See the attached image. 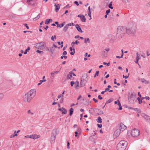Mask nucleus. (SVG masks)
Listing matches in <instances>:
<instances>
[{
	"mask_svg": "<svg viewBox=\"0 0 150 150\" xmlns=\"http://www.w3.org/2000/svg\"><path fill=\"white\" fill-rule=\"evenodd\" d=\"M136 94L134 92L132 93L128 97L129 102L131 104H133L137 101Z\"/></svg>",
	"mask_w": 150,
	"mask_h": 150,
	"instance_id": "5",
	"label": "nucleus"
},
{
	"mask_svg": "<svg viewBox=\"0 0 150 150\" xmlns=\"http://www.w3.org/2000/svg\"><path fill=\"white\" fill-rule=\"evenodd\" d=\"M37 48L40 50H43V47H44V45L43 43L42 42L38 43L36 47Z\"/></svg>",
	"mask_w": 150,
	"mask_h": 150,
	"instance_id": "10",
	"label": "nucleus"
},
{
	"mask_svg": "<svg viewBox=\"0 0 150 150\" xmlns=\"http://www.w3.org/2000/svg\"><path fill=\"white\" fill-rule=\"evenodd\" d=\"M88 80V76L87 74H84L82 76L80 84L82 86H85Z\"/></svg>",
	"mask_w": 150,
	"mask_h": 150,
	"instance_id": "7",
	"label": "nucleus"
},
{
	"mask_svg": "<svg viewBox=\"0 0 150 150\" xmlns=\"http://www.w3.org/2000/svg\"><path fill=\"white\" fill-rule=\"evenodd\" d=\"M30 49V48L29 47H28L27 49H26L24 52V53L25 54H26L27 53V52H28L29 50Z\"/></svg>",
	"mask_w": 150,
	"mask_h": 150,
	"instance_id": "37",
	"label": "nucleus"
},
{
	"mask_svg": "<svg viewBox=\"0 0 150 150\" xmlns=\"http://www.w3.org/2000/svg\"><path fill=\"white\" fill-rule=\"evenodd\" d=\"M67 24L69 26H74L75 25V24L73 23H71L68 24Z\"/></svg>",
	"mask_w": 150,
	"mask_h": 150,
	"instance_id": "43",
	"label": "nucleus"
},
{
	"mask_svg": "<svg viewBox=\"0 0 150 150\" xmlns=\"http://www.w3.org/2000/svg\"><path fill=\"white\" fill-rule=\"evenodd\" d=\"M67 148L68 149L70 148L69 145H70V143L69 142H67Z\"/></svg>",
	"mask_w": 150,
	"mask_h": 150,
	"instance_id": "50",
	"label": "nucleus"
},
{
	"mask_svg": "<svg viewBox=\"0 0 150 150\" xmlns=\"http://www.w3.org/2000/svg\"><path fill=\"white\" fill-rule=\"evenodd\" d=\"M73 111H74V110H73V108H71L70 109V110L69 115H70L71 116L72 115L73 112Z\"/></svg>",
	"mask_w": 150,
	"mask_h": 150,
	"instance_id": "33",
	"label": "nucleus"
},
{
	"mask_svg": "<svg viewBox=\"0 0 150 150\" xmlns=\"http://www.w3.org/2000/svg\"><path fill=\"white\" fill-rule=\"evenodd\" d=\"M36 91L35 89H32L24 96V100L25 102H29L35 95Z\"/></svg>",
	"mask_w": 150,
	"mask_h": 150,
	"instance_id": "1",
	"label": "nucleus"
},
{
	"mask_svg": "<svg viewBox=\"0 0 150 150\" xmlns=\"http://www.w3.org/2000/svg\"><path fill=\"white\" fill-rule=\"evenodd\" d=\"M121 130L119 129H117L114 132V136L115 137H117L120 135L121 133Z\"/></svg>",
	"mask_w": 150,
	"mask_h": 150,
	"instance_id": "12",
	"label": "nucleus"
},
{
	"mask_svg": "<svg viewBox=\"0 0 150 150\" xmlns=\"http://www.w3.org/2000/svg\"><path fill=\"white\" fill-rule=\"evenodd\" d=\"M110 50L109 48H107L101 51V55L102 56H106L107 55L108 52Z\"/></svg>",
	"mask_w": 150,
	"mask_h": 150,
	"instance_id": "9",
	"label": "nucleus"
},
{
	"mask_svg": "<svg viewBox=\"0 0 150 150\" xmlns=\"http://www.w3.org/2000/svg\"><path fill=\"white\" fill-rule=\"evenodd\" d=\"M98 98L100 100H102L103 99L102 97H101L100 95H98Z\"/></svg>",
	"mask_w": 150,
	"mask_h": 150,
	"instance_id": "56",
	"label": "nucleus"
},
{
	"mask_svg": "<svg viewBox=\"0 0 150 150\" xmlns=\"http://www.w3.org/2000/svg\"><path fill=\"white\" fill-rule=\"evenodd\" d=\"M36 52L37 53H39L41 54H43V52L42 51L39 50H37L36 51Z\"/></svg>",
	"mask_w": 150,
	"mask_h": 150,
	"instance_id": "35",
	"label": "nucleus"
},
{
	"mask_svg": "<svg viewBox=\"0 0 150 150\" xmlns=\"http://www.w3.org/2000/svg\"><path fill=\"white\" fill-rule=\"evenodd\" d=\"M78 17L80 18H81V21L82 22H86V18L85 16L83 15H79L78 16Z\"/></svg>",
	"mask_w": 150,
	"mask_h": 150,
	"instance_id": "14",
	"label": "nucleus"
},
{
	"mask_svg": "<svg viewBox=\"0 0 150 150\" xmlns=\"http://www.w3.org/2000/svg\"><path fill=\"white\" fill-rule=\"evenodd\" d=\"M128 108L129 109H133V110H137V109H138L137 108H132V107H129Z\"/></svg>",
	"mask_w": 150,
	"mask_h": 150,
	"instance_id": "58",
	"label": "nucleus"
},
{
	"mask_svg": "<svg viewBox=\"0 0 150 150\" xmlns=\"http://www.w3.org/2000/svg\"><path fill=\"white\" fill-rule=\"evenodd\" d=\"M28 114H30L31 115H33V113L30 110H29L28 111Z\"/></svg>",
	"mask_w": 150,
	"mask_h": 150,
	"instance_id": "46",
	"label": "nucleus"
},
{
	"mask_svg": "<svg viewBox=\"0 0 150 150\" xmlns=\"http://www.w3.org/2000/svg\"><path fill=\"white\" fill-rule=\"evenodd\" d=\"M50 20H51V21H52V20L51 19H47L45 22V24H49V22L50 21Z\"/></svg>",
	"mask_w": 150,
	"mask_h": 150,
	"instance_id": "24",
	"label": "nucleus"
},
{
	"mask_svg": "<svg viewBox=\"0 0 150 150\" xmlns=\"http://www.w3.org/2000/svg\"><path fill=\"white\" fill-rule=\"evenodd\" d=\"M50 74H51V75L52 76V79H53L54 77V74H55L54 72H52Z\"/></svg>",
	"mask_w": 150,
	"mask_h": 150,
	"instance_id": "52",
	"label": "nucleus"
},
{
	"mask_svg": "<svg viewBox=\"0 0 150 150\" xmlns=\"http://www.w3.org/2000/svg\"><path fill=\"white\" fill-rule=\"evenodd\" d=\"M96 120L98 123H101L102 122V119L100 117H98Z\"/></svg>",
	"mask_w": 150,
	"mask_h": 150,
	"instance_id": "22",
	"label": "nucleus"
},
{
	"mask_svg": "<svg viewBox=\"0 0 150 150\" xmlns=\"http://www.w3.org/2000/svg\"><path fill=\"white\" fill-rule=\"evenodd\" d=\"M126 33L128 35H134L136 33L137 27L135 24L130 25L126 28Z\"/></svg>",
	"mask_w": 150,
	"mask_h": 150,
	"instance_id": "3",
	"label": "nucleus"
},
{
	"mask_svg": "<svg viewBox=\"0 0 150 150\" xmlns=\"http://www.w3.org/2000/svg\"><path fill=\"white\" fill-rule=\"evenodd\" d=\"M141 81L143 83H144L145 84H148L149 83V82L144 78L141 79Z\"/></svg>",
	"mask_w": 150,
	"mask_h": 150,
	"instance_id": "20",
	"label": "nucleus"
},
{
	"mask_svg": "<svg viewBox=\"0 0 150 150\" xmlns=\"http://www.w3.org/2000/svg\"><path fill=\"white\" fill-rule=\"evenodd\" d=\"M75 27L79 32L81 33L83 32L82 30L81 29L80 27L78 24H77L75 25Z\"/></svg>",
	"mask_w": 150,
	"mask_h": 150,
	"instance_id": "16",
	"label": "nucleus"
},
{
	"mask_svg": "<svg viewBox=\"0 0 150 150\" xmlns=\"http://www.w3.org/2000/svg\"><path fill=\"white\" fill-rule=\"evenodd\" d=\"M113 101V100L112 99H110L108 100H107L106 103H105V105H106V104L109 103Z\"/></svg>",
	"mask_w": 150,
	"mask_h": 150,
	"instance_id": "27",
	"label": "nucleus"
},
{
	"mask_svg": "<svg viewBox=\"0 0 150 150\" xmlns=\"http://www.w3.org/2000/svg\"><path fill=\"white\" fill-rule=\"evenodd\" d=\"M75 53V50L73 51V52H70V54L71 55H73Z\"/></svg>",
	"mask_w": 150,
	"mask_h": 150,
	"instance_id": "62",
	"label": "nucleus"
},
{
	"mask_svg": "<svg viewBox=\"0 0 150 150\" xmlns=\"http://www.w3.org/2000/svg\"><path fill=\"white\" fill-rule=\"evenodd\" d=\"M88 15L90 17V20L91 19V10L88 11Z\"/></svg>",
	"mask_w": 150,
	"mask_h": 150,
	"instance_id": "32",
	"label": "nucleus"
},
{
	"mask_svg": "<svg viewBox=\"0 0 150 150\" xmlns=\"http://www.w3.org/2000/svg\"><path fill=\"white\" fill-rule=\"evenodd\" d=\"M57 134L58 133L56 129H54L52 130L50 140V142L51 144H54V143L56 136Z\"/></svg>",
	"mask_w": 150,
	"mask_h": 150,
	"instance_id": "6",
	"label": "nucleus"
},
{
	"mask_svg": "<svg viewBox=\"0 0 150 150\" xmlns=\"http://www.w3.org/2000/svg\"><path fill=\"white\" fill-rule=\"evenodd\" d=\"M127 145V142L124 140H122L117 145V150H125Z\"/></svg>",
	"mask_w": 150,
	"mask_h": 150,
	"instance_id": "4",
	"label": "nucleus"
},
{
	"mask_svg": "<svg viewBox=\"0 0 150 150\" xmlns=\"http://www.w3.org/2000/svg\"><path fill=\"white\" fill-rule=\"evenodd\" d=\"M25 26V27H26V28H27V29H29V27L27 25V24H23Z\"/></svg>",
	"mask_w": 150,
	"mask_h": 150,
	"instance_id": "63",
	"label": "nucleus"
},
{
	"mask_svg": "<svg viewBox=\"0 0 150 150\" xmlns=\"http://www.w3.org/2000/svg\"><path fill=\"white\" fill-rule=\"evenodd\" d=\"M140 56L139 54L138 53H136V59H140Z\"/></svg>",
	"mask_w": 150,
	"mask_h": 150,
	"instance_id": "34",
	"label": "nucleus"
},
{
	"mask_svg": "<svg viewBox=\"0 0 150 150\" xmlns=\"http://www.w3.org/2000/svg\"><path fill=\"white\" fill-rule=\"evenodd\" d=\"M74 3L76 4L77 6H78L79 5V4L77 1H75L74 2Z\"/></svg>",
	"mask_w": 150,
	"mask_h": 150,
	"instance_id": "57",
	"label": "nucleus"
},
{
	"mask_svg": "<svg viewBox=\"0 0 150 150\" xmlns=\"http://www.w3.org/2000/svg\"><path fill=\"white\" fill-rule=\"evenodd\" d=\"M40 14H38L36 17L34 18L33 19V20L34 21H35L39 19L40 18Z\"/></svg>",
	"mask_w": 150,
	"mask_h": 150,
	"instance_id": "30",
	"label": "nucleus"
},
{
	"mask_svg": "<svg viewBox=\"0 0 150 150\" xmlns=\"http://www.w3.org/2000/svg\"><path fill=\"white\" fill-rule=\"evenodd\" d=\"M79 82L78 81H77L75 83V87H77L79 86Z\"/></svg>",
	"mask_w": 150,
	"mask_h": 150,
	"instance_id": "41",
	"label": "nucleus"
},
{
	"mask_svg": "<svg viewBox=\"0 0 150 150\" xmlns=\"http://www.w3.org/2000/svg\"><path fill=\"white\" fill-rule=\"evenodd\" d=\"M110 9H108V10H107L106 11V13L107 14V15H108L109 13H110Z\"/></svg>",
	"mask_w": 150,
	"mask_h": 150,
	"instance_id": "49",
	"label": "nucleus"
},
{
	"mask_svg": "<svg viewBox=\"0 0 150 150\" xmlns=\"http://www.w3.org/2000/svg\"><path fill=\"white\" fill-rule=\"evenodd\" d=\"M27 3L28 5H33L34 3L33 0H26Z\"/></svg>",
	"mask_w": 150,
	"mask_h": 150,
	"instance_id": "17",
	"label": "nucleus"
},
{
	"mask_svg": "<svg viewBox=\"0 0 150 150\" xmlns=\"http://www.w3.org/2000/svg\"><path fill=\"white\" fill-rule=\"evenodd\" d=\"M46 81V79H42V80H40V83L38 84V86L40 85L43 82H45Z\"/></svg>",
	"mask_w": 150,
	"mask_h": 150,
	"instance_id": "23",
	"label": "nucleus"
},
{
	"mask_svg": "<svg viewBox=\"0 0 150 150\" xmlns=\"http://www.w3.org/2000/svg\"><path fill=\"white\" fill-rule=\"evenodd\" d=\"M40 14H38L36 17L34 18L33 19V20L34 21H35L39 19L40 18Z\"/></svg>",
	"mask_w": 150,
	"mask_h": 150,
	"instance_id": "28",
	"label": "nucleus"
},
{
	"mask_svg": "<svg viewBox=\"0 0 150 150\" xmlns=\"http://www.w3.org/2000/svg\"><path fill=\"white\" fill-rule=\"evenodd\" d=\"M68 27L69 26L67 24L64 26L63 29V30L64 32H66L67 30Z\"/></svg>",
	"mask_w": 150,
	"mask_h": 150,
	"instance_id": "21",
	"label": "nucleus"
},
{
	"mask_svg": "<svg viewBox=\"0 0 150 150\" xmlns=\"http://www.w3.org/2000/svg\"><path fill=\"white\" fill-rule=\"evenodd\" d=\"M64 100V98L63 97L60 100L59 102L60 103H63Z\"/></svg>",
	"mask_w": 150,
	"mask_h": 150,
	"instance_id": "48",
	"label": "nucleus"
},
{
	"mask_svg": "<svg viewBox=\"0 0 150 150\" xmlns=\"http://www.w3.org/2000/svg\"><path fill=\"white\" fill-rule=\"evenodd\" d=\"M97 125L98 127L100 128H101L102 127V125L101 124H97Z\"/></svg>",
	"mask_w": 150,
	"mask_h": 150,
	"instance_id": "53",
	"label": "nucleus"
},
{
	"mask_svg": "<svg viewBox=\"0 0 150 150\" xmlns=\"http://www.w3.org/2000/svg\"><path fill=\"white\" fill-rule=\"evenodd\" d=\"M65 24V22H64L62 23L61 24H59V27L61 28L62 27H63L64 24Z\"/></svg>",
	"mask_w": 150,
	"mask_h": 150,
	"instance_id": "40",
	"label": "nucleus"
},
{
	"mask_svg": "<svg viewBox=\"0 0 150 150\" xmlns=\"http://www.w3.org/2000/svg\"><path fill=\"white\" fill-rule=\"evenodd\" d=\"M4 97V95L3 93H0V100H2Z\"/></svg>",
	"mask_w": 150,
	"mask_h": 150,
	"instance_id": "31",
	"label": "nucleus"
},
{
	"mask_svg": "<svg viewBox=\"0 0 150 150\" xmlns=\"http://www.w3.org/2000/svg\"><path fill=\"white\" fill-rule=\"evenodd\" d=\"M126 32V28L122 26H119L117 29L116 37L117 39H121L124 36Z\"/></svg>",
	"mask_w": 150,
	"mask_h": 150,
	"instance_id": "2",
	"label": "nucleus"
},
{
	"mask_svg": "<svg viewBox=\"0 0 150 150\" xmlns=\"http://www.w3.org/2000/svg\"><path fill=\"white\" fill-rule=\"evenodd\" d=\"M61 97H62V98L63 97V96L62 95H60L58 96L57 98H58L59 99L61 98Z\"/></svg>",
	"mask_w": 150,
	"mask_h": 150,
	"instance_id": "59",
	"label": "nucleus"
},
{
	"mask_svg": "<svg viewBox=\"0 0 150 150\" xmlns=\"http://www.w3.org/2000/svg\"><path fill=\"white\" fill-rule=\"evenodd\" d=\"M38 136H37V135L36 134H34L33 135V137H34V138H33V139H35L36 138H38Z\"/></svg>",
	"mask_w": 150,
	"mask_h": 150,
	"instance_id": "51",
	"label": "nucleus"
},
{
	"mask_svg": "<svg viewBox=\"0 0 150 150\" xmlns=\"http://www.w3.org/2000/svg\"><path fill=\"white\" fill-rule=\"evenodd\" d=\"M71 73H72V71H70L69 73V76L71 78L72 77V74Z\"/></svg>",
	"mask_w": 150,
	"mask_h": 150,
	"instance_id": "64",
	"label": "nucleus"
},
{
	"mask_svg": "<svg viewBox=\"0 0 150 150\" xmlns=\"http://www.w3.org/2000/svg\"><path fill=\"white\" fill-rule=\"evenodd\" d=\"M43 50H45L46 51H48L49 50V49L48 47H45L44 45V47H43Z\"/></svg>",
	"mask_w": 150,
	"mask_h": 150,
	"instance_id": "39",
	"label": "nucleus"
},
{
	"mask_svg": "<svg viewBox=\"0 0 150 150\" xmlns=\"http://www.w3.org/2000/svg\"><path fill=\"white\" fill-rule=\"evenodd\" d=\"M112 1L108 5L109 8H111V9H112L113 8V7L112 6Z\"/></svg>",
	"mask_w": 150,
	"mask_h": 150,
	"instance_id": "36",
	"label": "nucleus"
},
{
	"mask_svg": "<svg viewBox=\"0 0 150 150\" xmlns=\"http://www.w3.org/2000/svg\"><path fill=\"white\" fill-rule=\"evenodd\" d=\"M118 105L119 106V110H121L122 109V106L121 105V103L120 102H119V100H118Z\"/></svg>",
	"mask_w": 150,
	"mask_h": 150,
	"instance_id": "26",
	"label": "nucleus"
},
{
	"mask_svg": "<svg viewBox=\"0 0 150 150\" xmlns=\"http://www.w3.org/2000/svg\"><path fill=\"white\" fill-rule=\"evenodd\" d=\"M91 109L93 110V112L96 113L98 115H101L103 114V112L99 109L93 108H91Z\"/></svg>",
	"mask_w": 150,
	"mask_h": 150,
	"instance_id": "11",
	"label": "nucleus"
},
{
	"mask_svg": "<svg viewBox=\"0 0 150 150\" xmlns=\"http://www.w3.org/2000/svg\"><path fill=\"white\" fill-rule=\"evenodd\" d=\"M69 49L71 51H74L75 50V49L74 48L72 49L71 47H70Z\"/></svg>",
	"mask_w": 150,
	"mask_h": 150,
	"instance_id": "60",
	"label": "nucleus"
},
{
	"mask_svg": "<svg viewBox=\"0 0 150 150\" xmlns=\"http://www.w3.org/2000/svg\"><path fill=\"white\" fill-rule=\"evenodd\" d=\"M50 51V52L52 54H53L54 51V49H53V47H52L50 48V50H49Z\"/></svg>",
	"mask_w": 150,
	"mask_h": 150,
	"instance_id": "25",
	"label": "nucleus"
},
{
	"mask_svg": "<svg viewBox=\"0 0 150 150\" xmlns=\"http://www.w3.org/2000/svg\"><path fill=\"white\" fill-rule=\"evenodd\" d=\"M129 74H128V75L127 76H125L124 75H123V77L124 78H125L126 79H127V78H128V77L129 76Z\"/></svg>",
	"mask_w": 150,
	"mask_h": 150,
	"instance_id": "47",
	"label": "nucleus"
},
{
	"mask_svg": "<svg viewBox=\"0 0 150 150\" xmlns=\"http://www.w3.org/2000/svg\"><path fill=\"white\" fill-rule=\"evenodd\" d=\"M61 5L60 4H58L57 5H56L55 4L54 5V6L55 7V11L56 12H57L58 11L59 9L60 8Z\"/></svg>",
	"mask_w": 150,
	"mask_h": 150,
	"instance_id": "18",
	"label": "nucleus"
},
{
	"mask_svg": "<svg viewBox=\"0 0 150 150\" xmlns=\"http://www.w3.org/2000/svg\"><path fill=\"white\" fill-rule=\"evenodd\" d=\"M99 72V71H97L96 72L94 76V78H95L96 76H98Z\"/></svg>",
	"mask_w": 150,
	"mask_h": 150,
	"instance_id": "38",
	"label": "nucleus"
},
{
	"mask_svg": "<svg viewBox=\"0 0 150 150\" xmlns=\"http://www.w3.org/2000/svg\"><path fill=\"white\" fill-rule=\"evenodd\" d=\"M75 84V82L74 81H71V86H73V85Z\"/></svg>",
	"mask_w": 150,
	"mask_h": 150,
	"instance_id": "55",
	"label": "nucleus"
},
{
	"mask_svg": "<svg viewBox=\"0 0 150 150\" xmlns=\"http://www.w3.org/2000/svg\"><path fill=\"white\" fill-rule=\"evenodd\" d=\"M90 41L89 38H85L84 39V43L86 44L87 43H90Z\"/></svg>",
	"mask_w": 150,
	"mask_h": 150,
	"instance_id": "19",
	"label": "nucleus"
},
{
	"mask_svg": "<svg viewBox=\"0 0 150 150\" xmlns=\"http://www.w3.org/2000/svg\"><path fill=\"white\" fill-rule=\"evenodd\" d=\"M137 99L139 101V103L140 104L142 102V100H141L140 98L139 97L137 98Z\"/></svg>",
	"mask_w": 150,
	"mask_h": 150,
	"instance_id": "42",
	"label": "nucleus"
},
{
	"mask_svg": "<svg viewBox=\"0 0 150 150\" xmlns=\"http://www.w3.org/2000/svg\"><path fill=\"white\" fill-rule=\"evenodd\" d=\"M79 43V42L77 40L75 42H73V44H76L77 45H78V44Z\"/></svg>",
	"mask_w": 150,
	"mask_h": 150,
	"instance_id": "44",
	"label": "nucleus"
},
{
	"mask_svg": "<svg viewBox=\"0 0 150 150\" xmlns=\"http://www.w3.org/2000/svg\"><path fill=\"white\" fill-rule=\"evenodd\" d=\"M139 134V131L137 129H134L131 132V134L132 136L134 137H138Z\"/></svg>",
	"mask_w": 150,
	"mask_h": 150,
	"instance_id": "8",
	"label": "nucleus"
},
{
	"mask_svg": "<svg viewBox=\"0 0 150 150\" xmlns=\"http://www.w3.org/2000/svg\"><path fill=\"white\" fill-rule=\"evenodd\" d=\"M40 14H38L36 17L34 18L33 19V20L34 21H35L39 19L40 18Z\"/></svg>",
	"mask_w": 150,
	"mask_h": 150,
	"instance_id": "29",
	"label": "nucleus"
},
{
	"mask_svg": "<svg viewBox=\"0 0 150 150\" xmlns=\"http://www.w3.org/2000/svg\"><path fill=\"white\" fill-rule=\"evenodd\" d=\"M17 136V134H15L14 135H11L10 137V138H13V137H15V136Z\"/></svg>",
	"mask_w": 150,
	"mask_h": 150,
	"instance_id": "45",
	"label": "nucleus"
},
{
	"mask_svg": "<svg viewBox=\"0 0 150 150\" xmlns=\"http://www.w3.org/2000/svg\"><path fill=\"white\" fill-rule=\"evenodd\" d=\"M55 24H56L57 25V28H58L59 27V23L58 22L55 21Z\"/></svg>",
	"mask_w": 150,
	"mask_h": 150,
	"instance_id": "54",
	"label": "nucleus"
},
{
	"mask_svg": "<svg viewBox=\"0 0 150 150\" xmlns=\"http://www.w3.org/2000/svg\"><path fill=\"white\" fill-rule=\"evenodd\" d=\"M120 128L119 129L121 131H123L126 129L127 127L122 123H121L120 124Z\"/></svg>",
	"mask_w": 150,
	"mask_h": 150,
	"instance_id": "13",
	"label": "nucleus"
},
{
	"mask_svg": "<svg viewBox=\"0 0 150 150\" xmlns=\"http://www.w3.org/2000/svg\"><path fill=\"white\" fill-rule=\"evenodd\" d=\"M67 54V52L66 51H64V52H63L62 54H63V55H65Z\"/></svg>",
	"mask_w": 150,
	"mask_h": 150,
	"instance_id": "61",
	"label": "nucleus"
},
{
	"mask_svg": "<svg viewBox=\"0 0 150 150\" xmlns=\"http://www.w3.org/2000/svg\"><path fill=\"white\" fill-rule=\"evenodd\" d=\"M58 110H59L62 112V114H65L67 113V110L63 108H59Z\"/></svg>",
	"mask_w": 150,
	"mask_h": 150,
	"instance_id": "15",
	"label": "nucleus"
}]
</instances>
